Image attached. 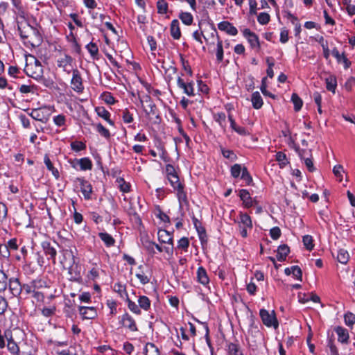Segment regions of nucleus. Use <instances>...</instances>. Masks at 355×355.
<instances>
[{
    "label": "nucleus",
    "instance_id": "nucleus-1",
    "mask_svg": "<svg viewBox=\"0 0 355 355\" xmlns=\"http://www.w3.org/2000/svg\"><path fill=\"white\" fill-rule=\"evenodd\" d=\"M51 286L50 282L43 278H36L23 285L26 294H31L37 302H44L45 291Z\"/></svg>",
    "mask_w": 355,
    "mask_h": 355
},
{
    "label": "nucleus",
    "instance_id": "nucleus-2",
    "mask_svg": "<svg viewBox=\"0 0 355 355\" xmlns=\"http://www.w3.org/2000/svg\"><path fill=\"white\" fill-rule=\"evenodd\" d=\"M17 29L21 39L27 40L33 46L39 45L42 41L39 30L31 26L26 20L17 21Z\"/></svg>",
    "mask_w": 355,
    "mask_h": 355
},
{
    "label": "nucleus",
    "instance_id": "nucleus-3",
    "mask_svg": "<svg viewBox=\"0 0 355 355\" xmlns=\"http://www.w3.org/2000/svg\"><path fill=\"white\" fill-rule=\"evenodd\" d=\"M6 341L7 342L6 346L8 350L13 355H21L19 347L14 340L12 336V331L10 329H6L3 331L0 329V348L3 349L6 347Z\"/></svg>",
    "mask_w": 355,
    "mask_h": 355
},
{
    "label": "nucleus",
    "instance_id": "nucleus-4",
    "mask_svg": "<svg viewBox=\"0 0 355 355\" xmlns=\"http://www.w3.org/2000/svg\"><path fill=\"white\" fill-rule=\"evenodd\" d=\"M259 315L263 323L266 327H273L275 329L278 328L279 323L274 311L269 313L268 311L263 309L260 310Z\"/></svg>",
    "mask_w": 355,
    "mask_h": 355
},
{
    "label": "nucleus",
    "instance_id": "nucleus-5",
    "mask_svg": "<svg viewBox=\"0 0 355 355\" xmlns=\"http://www.w3.org/2000/svg\"><path fill=\"white\" fill-rule=\"evenodd\" d=\"M139 99L141 103L143 104L144 103H146L147 104L148 109L144 108V112H146V115L148 116H155L156 117H158L157 106L153 103L151 97L148 94H146L142 96L139 95Z\"/></svg>",
    "mask_w": 355,
    "mask_h": 355
},
{
    "label": "nucleus",
    "instance_id": "nucleus-6",
    "mask_svg": "<svg viewBox=\"0 0 355 355\" xmlns=\"http://www.w3.org/2000/svg\"><path fill=\"white\" fill-rule=\"evenodd\" d=\"M29 115L35 120L46 123L49 119L51 114L46 107L33 109Z\"/></svg>",
    "mask_w": 355,
    "mask_h": 355
},
{
    "label": "nucleus",
    "instance_id": "nucleus-7",
    "mask_svg": "<svg viewBox=\"0 0 355 355\" xmlns=\"http://www.w3.org/2000/svg\"><path fill=\"white\" fill-rule=\"evenodd\" d=\"M71 88L77 93H82L84 90L83 79L77 69L72 70V78L71 80Z\"/></svg>",
    "mask_w": 355,
    "mask_h": 355
},
{
    "label": "nucleus",
    "instance_id": "nucleus-8",
    "mask_svg": "<svg viewBox=\"0 0 355 355\" xmlns=\"http://www.w3.org/2000/svg\"><path fill=\"white\" fill-rule=\"evenodd\" d=\"M61 252L63 258L60 261V263L64 268H66L69 264L75 263V262H76L77 259L75 256V253L70 246H69V248L62 249Z\"/></svg>",
    "mask_w": 355,
    "mask_h": 355
},
{
    "label": "nucleus",
    "instance_id": "nucleus-9",
    "mask_svg": "<svg viewBox=\"0 0 355 355\" xmlns=\"http://www.w3.org/2000/svg\"><path fill=\"white\" fill-rule=\"evenodd\" d=\"M25 73L30 77L38 80L42 77V66H34L32 63L27 64L24 68Z\"/></svg>",
    "mask_w": 355,
    "mask_h": 355
},
{
    "label": "nucleus",
    "instance_id": "nucleus-10",
    "mask_svg": "<svg viewBox=\"0 0 355 355\" xmlns=\"http://www.w3.org/2000/svg\"><path fill=\"white\" fill-rule=\"evenodd\" d=\"M68 273L69 275V279L73 282H80L82 277L80 273V266L76 261L75 263H71L67 265Z\"/></svg>",
    "mask_w": 355,
    "mask_h": 355
},
{
    "label": "nucleus",
    "instance_id": "nucleus-11",
    "mask_svg": "<svg viewBox=\"0 0 355 355\" xmlns=\"http://www.w3.org/2000/svg\"><path fill=\"white\" fill-rule=\"evenodd\" d=\"M42 248L48 259L51 260L53 263H55L57 250L55 248L49 241H43Z\"/></svg>",
    "mask_w": 355,
    "mask_h": 355
},
{
    "label": "nucleus",
    "instance_id": "nucleus-12",
    "mask_svg": "<svg viewBox=\"0 0 355 355\" xmlns=\"http://www.w3.org/2000/svg\"><path fill=\"white\" fill-rule=\"evenodd\" d=\"M76 182H78L80 186V191L83 194L85 199L89 200L91 198V194L92 193V187L91 184L82 178H77L75 180Z\"/></svg>",
    "mask_w": 355,
    "mask_h": 355
},
{
    "label": "nucleus",
    "instance_id": "nucleus-13",
    "mask_svg": "<svg viewBox=\"0 0 355 355\" xmlns=\"http://www.w3.org/2000/svg\"><path fill=\"white\" fill-rule=\"evenodd\" d=\"M9 291L14 297H17L24 290L23 286L21 285L17 278H10L8 283Z\"/></svg>",
    "mask_w": 355,
    "mask_h": 355
},
{
    "label": "nucleus",
    "instance_id": "nucleus-14",
    "mask_svg": "<svg viewBox=\"0 0 355 355\" xmlns=\"http://www.w3.org/2000/svg\"><path fill=\"white\" fill-rule=\"evenodd\" d=\"M243 33L252 49H260V43L257 35L252 32L249 28L244 29Z\"/></svg>",
    "mask_w": 355,
    "mask_h": 355
},
{
    "label": "nucleus",
    "instance_id": "nucleus-15",
    "mask_svg": "<svg viewBox=\"0 0 355 355\" xmlns=\"http://www.w3.org/2000/svg\"><path fill=\"white\" fill-rule=\"evenodd\" d=\"M79 313L83 320H91L97 316V311L94 306H79Z\"/></svg>",
    "mask_w": 355,
    "mask_h": 355
},
{
    "label": "nucleus",
    "instance_id": "nucleus-16",
    "mask_svg": "<svg viewBox=\"0 0 355 355\" xmlns=\"http://www.w3.org/2000/svg\"><path fill=\"white\" fill-rule=\"evenodd\" d=\"M239 197L246 208H250L253 205H257V201L251 198L249 191L246 189H241L239 191Z\"/></svg>",
    "mask_w": 355,
    "mask_h": 355
},
{
    "label": "nucleus",
    "instance_id": "nucleus-17",
    "mask_svg": "<svg viewBox=\"0 0 355 355\" xmlns=\"http://www.w3.org/2000/svg\"><path fill=\"white\" fill-rule=\"evenodd\" d=\"M121 323L123 327L129 329L131 331H137L138 330L135 320L128 313L122 315Z\"/></svg>",
    "mask_w": 355,
    "mask_h": 355
},
{
    "label": "nucleus",
    "instance_id": "nucleus-18",
    "mask_svg": "<svg viewBox=\"0 0 355 355\" xmlns=\"http://www.w3.org/2000/svg\"><path fill=\"white\" fill-rule=\"evenodd\" d=\"M177 85L178 87L183 89L184 93L187 96H193L195 95L193 82L185 83L182 78L178 77Z\"/></svg>",
    "mask_w": 355,
    "mask_h": 355
},
{
    "label": "nucleus",
    "instance_id": "nucleus-19",
    "mask_svg": "<svg viewBox=\"0 0 355 355\" xmlns=\"http://www.w3.org/2000/svg\"><path fill=\"white\" fill-rule=\"evenodd\" d=\"M218 28L220 31H224L230 35L235 36L238 33L236 28L227 21H223L218 24Z\"/></svg>",
    "mask_w": 355,
    "mask_h": 355
},
{
    "label": "nucleus",
    "instance_id": "nucleus-20",
    "mask_svg": "<svg viewBox=\"0 0 355 355\" xmlns=\"http://www.w3.org/2000/svg\"><path fill=\"white\" fill-rule=\"evenodd\" d=\"M176 191V195L179 201V206L182 209L184 205H187L189 202L187 199V193L184 191V185L178 184Z\"/></svg>",
    "mask_w": 355,
    "mask_h": 355
},
{
    "label": "nucleus",
    "instance_id": "nucleus-21",
    "mask_svg": "<svg viewBox=\"0 0 355 355\" xmlns=\"http://www.w3.org/2000/svg\"><path fill=\"white\" fill-rule=\"evenodd\" d=\"M334 331L338 335V340L341 343L347 344L349 342V332L348 330L341 326L335 327Z\"/></svg>",
    "mask_w": 355,
    "mask_h": 355
},
{
    "label": "nucleus",
    "instance_id": "nucleus-22",
    "mask_svg": "<svg viewBox=\"0 0 355 355\" xmlns=\"http://www.w3.org/2000/svg\"><path fill=\"white\" fill-rule=\"evenodd\" d=\"M157 236L160 243L173 245V238L168 231L166 230H159L157 232Z\"/></svg>",
    "mask_w": 355,
    "mask_h": 355
},
{
    "label": "nucleus",
    "instance_id": "nucleus-23",
    "mask_svg": "<svg viewBox=\"0 0 355 355\" xmlns=\"http://www.w3.org/2000/svg\"><path fill=\"white\" fill-rule=\"evenodd\" d=\"M170 33L174 40H179L181 37L180 22L178 19L172 20L170 26Z\"/></svg>",
    "mask_w": 355,
    "mask_h": 355
},
{
    "label": "nucleus",
    "instance_id": "nucleus-24",
    "mask_svg": "<svg viewBox=\"0 0 355 355\" xmlns=\"http://www.w3.org/2000/svg\"><path fill=\"white\" fill-rule=\"evenodd\" d=\"M332 55L336 58L338 62H343L345 69H348L351 65V62L347 58L345 53L340 54L338 50L334 48L331 51Z\"/></svg>",
    "mask_w": 355,
    "mask_h": 355
},
{
    "label": "nucleus",
    "instance_id": "nucleus-25",
    "mask_svg": "<svg viewBox=\"0 0 355 355\" xmlns=\"http://www.w3.org/2000/svg\"><path fill=\"white\" fill-rule=\"evenodd\" d=\"M197 279L198 282L204 286H207L209 283L207 271L202 266L199 267L197 270Z\"/></svg>",
    "mask_w": 355,
    "mask_h": 355
},
{
    "label": "nucleus",
    "instance_id": "nucleus-26",
    "mask_svg": "<svg viewBox=\"0 0 355 355\" xmlns=\"http://www.w3.org/2000/svg\"><path fill=\"white\" fill-rule=\"evenodd\" d=\"M290 252V248L286 244L280 245L277 250V259L279 261L286 260L287 255Z\"/></svg>",
    "mask_w": 355,
    "mask_h": 355
},
{
    "label": "nucleus",
    "instance_id": "nucleus-27",
    "mask_svg": "<svg viewBox=\"0 0 355 355\" xmlns=\"http://www.w3.org/2000/svg\"><path fill=\"white\" fill-rule=\"evenodd\" d=\"M95 111L97 115L108 122L111 125H114V123L110 119V113L104 107H96Z\"/></svg>",
    "mask_w": 355,
    "mask_h": 355
},
{
    "label": "nucleus",
    "instance_id": "nucleus-28",
    "mask_svg": "<svg viewBox=\"0 0 355 355\" xmlns=\"http://www.w3.org/2000/svg\"><path fill=\"white\" fill-rule=\"evenodd\" d=\"M72 61V58L70 55L65 54L63 58H61L58 60V66L62 68L64 71H67V73H69V71H67V66L71 65Z\"/></svg>",
    "mask_w": 355,
    "mask_h": 355
},
{
    "label": "nucleus",
    "instance_id": "nucleus-29",
    "mask_svg": "<svg viewBox=\"0 0 355 355\" xmlns=\"http://www.w3.org/2000/svg\"><path fill=\"white\" fill-rule=\"evenodd\" d=\"M251 101L254 109H260L263 105V99L259 92L252 93Z\"/></svg>",
    "mask_w": 355,
    "mask_h": 355
},
{
    "label": "nucleus",
    "instance_id": "nucleus-30",
    "mask_svg": "<svg viewBox=\"0 0 355 355\" xmlns=\"http://www.w3.org/2000/svg\"><path fill=\"white\" fill-rule=\"evenodd\" d=\"M44 164L48 168L49 171H50L52 173V175L55 177L56 180H58L60 178V173L57 168H55L51 161L50 160L49 156L46 155L44 158Z\"/></svg>",
    "mask_w": 355,
    "mask_h": 355
},
{
    "label": "nucleus",
    "instance_id": "nucleus-31",
    "mask_svg": "<svg viewBox=\"0 0 355 355\" xmlns=\"http://www.w3.org/2000/svg\"><path fill=\"white\" fill-rule=\"evenodd\" d=\"M76 161L79 164L82 171L91 170L92 168V162L88 157H83L79 159H76Z\"/></svg>",
    "mask_w": 355,
    "mask_h": 355
},
{
    "label": "nucleus",
    "instance_id": "nucleus-32",
    "mask_svg": "<svg viewBox=\"0 0 355 355\" xmlns=\"http://www.w3.org/2000/svg\"><path fill=\"white\" fill-rule=\"evenodd\" d=\"M241 225L243 227H248L249 229L252 228V223L251 218L247 214H240V222L239 223V225Z\"/></svg>",
    "mask_w": 355,
    "mask_h": 355
},
{
    "label": "nucleus",
    "instance_id": "nucleus-33",
    "mask_svg": "<svg viewBox=\"0 0 355 355\" xmlns=\"http://www.w3.org/2000/svg\"><path fill=\"white\" fill-rule=\"evenodd\" d=\"M228 355H244L241 347L236 343L228 345Z\"/></svg>",
    "mask_w": 355,
    "mask_h": 355
},
{
    "label": "nucleus",
    "instance_id": "nucleus-34",
    "mask_svg": "<svg viewBox=\"0 0 355 355\" xmlns=\"http://www.w3.org/2000/svg\"><path fill=\"white\" fill-rule=\"evenodd\" d=\"M144 354L148 355H160L159 349L152 343H148L146 345Z\"/></svg>",
    "mask_w": 355,
    "mask_h": 355
},
{
    "label": "nucleus",
    "instance_id": "nucleus-35",
    "mask_svg": "<svg viewBox=\"0 0 355 355\" xmlns=\"http://www.w3.org/2000/svg\"><path fill=\"white\" fill-rule=\"evenodd\" d=\"M325 82L327 89L334 93L337 86L336 77L330 76L325 79Z\"/></svg>",
    "mask_w": 355,
    "mask_h": 355
},
{
    "label": "nucleus",
    "instance_id": "nucleus-36",
    "mask_svg": "<svg viewBox=\"0 0 355 355\" xmlns=\"http://www.w3.org/2000/svg\"><path fill=\"white\" fill-rule=\"evenodd\" d=\"M349 259V255L348 252L345 249H339L337 252V259L338 261L343 264H345L348 262Z\"/></svg>",
    "mask_w": 355,
    "mask_h": 355
},
{
    "label": "nucleus",
    "instance_id": "nucleus-37",
    "mask_svg": "<svg viewBox=\"0 0 355 355\" xmlns=\"http://www.w3.org/2000/svg\"><path fill=\"white\" fill-rule=\"evenodd\" d=\"M138 304L139 308L144 311H148L150 308V300L145 295L139 296L138 299Z\"/></svg>",
    "mask_w": 355,
    "mask_h": 355
},
{
    "label": "nucleus",
    "instance_id": "nucleus-38",
    "mask_svg": "<svg viewBox=\"0 0 355 355\" xmlns=\"http://www.w3.org/2000/svg\"><path fill=\"white\" fill-rule=\"evenodd\" d=\"M99 237L107 247H110L114 245L115 241L110 234L106 232H101L99 233Z\"/></svg>",
    "mask_w": 355,
    "mask_h": 355
},
{
    "label": "nucleus",
    "instance_id": "nucleus-39",
    "mask_svg": "<svg viewBox=\"0 0 355 355\" xmlns=\"http://www.w3.org/2000/svg\"><path fill=\"white\" fill-rule=\"evenodd\" d=\"M291 101L294 105V110L296 112L300 111L303 105L302 100L299 97V96L297 94L293 93L291 96Z\"/></svg>",
    "mask_w": 355,
    "mask_h": 355
},
{
    "label": "nucleus",
    "instance_id": "nucleus-40",
    "mask_svg": "<svg viewBox=\"0 0 355 355\" xmlns=\"http://www.w3.org/2000/svg\"><path fill=\"white\" fill-rule=\"evenodd\" d=\"M179 17L182 20V23L187 26L191 25L193 21L192 15L187 12H181Z\"/></svg>",
    "mask_w": 355,
    "mask_h": 355
},
{
    "label": "nucleus",
    "instance_id": "nucleus-41",
    "mask_svg": "<svg viewBox=\"0 0 355 355\" xmlns=\"http://www.w3.org/2000/svg\"><path fill=\"white\" fill-rule=\"evenodd\" d=\"M230 173L234 178H238L241 176V173H243V167L239 164H235L232 166Z\"/></svg>",
    "mask_w": 355,
    "mask_h": 355
},
{
    "label": "nucleus",
    "instance_id": "nucleus-42",
    "mask_svg": "<svg viewBox=\"0 0 355 355\" xmlns=\"http://www.w3.org/2000/svg\"><path fill=\"white\" fill-rule=\"evenodd\" d=\"M157 9L159 14H166L168 11V3L165 0H158L157 2Z\"/></svg>",
    "mask_w": 355,
    "mask_h": 355
},
{
    "label": "nucleus",
    "instance_id": "nucleus-43",
    "mask_svg": "<svg viewBox=\"0 0 355 355\" xmlns=\"http://www.w3.org/2000/svg\"><path fill=\"white\" fill-rule=\"evenodd\" d=\"M8 283L6 274L3 270H0V292H3L7 288Z\"/></svg>",
    "mask_w": 355,
    "mask_h": 355
},
{
    "label": "nucleus",
    "instance_id": "nucleus-44",
    "mask_svg": "<svg viewBox=\"0 0 355 355\" xmlns=\"http://www.w3.org/2000/svg\"><path fill=\"white\" fill-rule=\"evenodd\" d=\"M86 49L90 53L91 56L94 58H96L98 53V48L96 43L92 42H89L87 46Z\"/></svg>",
    "mask_w": 355,
    "mask_h": 355
},
{
    "label": "nucleus",
    "instance_id": "nucleus-45",
    "mask_svg": "<svg viewBox=\"0 0 355 355\" xmlns=\"http://www.w3.org/2000/svg\"><path fill=\"white\" fill-rule=\"evenodd\" d=\"M56 307L55 305L49 306V307H44L42 309V315L44 317H51L55 313Z\"/></svg>",
    "mask_w": 355,
    "mask_h": 355
},
{
    "label": "nucleus",
    "instance_id": "nucleus-46",
    "mask_svg": "<svg viewBox=\"0 0 355 355\" xmlns=\"http://www.w3.org/2000/svg\"><path fill=\"white\" fill-rule=\"evenodd\" d=\"M276 160L279 162L281 168L284 167L288 163L286 154L282 152L277 153Z\"/></svg>",
    "mask_w": 355,
    "mask_h": 355
},
{
    "label": "nucleus",
    "instance_id": "nucleus-47",
    "mask_svg": "<svg viewBox=\"0 0 355 355\" xmlns=\"http://www.w3.org/2000/svg\"><path fill=\"white\" fill-rule=\"evenodd\" d=\"M216 59L218 62H222L223 60V42L220 38H218V42H217Z\"/></svg>",
    "mask_w": 355,
    "mask_h": 355
},
{
    "label": "nucleus",
    "instance_id": "nucleus-48",
    "mask_svg": "<svg viewBox=\"0 0 355 355\" xmlns=\"http://www.w3.org/2000/svg\"><path fill=\"white\" fill-rule=\"evenodd\" d=\"M96 130L101 136L104 137L105 138L108 139L110 137V131L101 123H98L96 125Z\"/></svg>",
    "mask_w": 355,
    "mask_h": 355
},
{
    "label": "nucleus",
    "instance_id": "nucleus-49",
    "mask_svg": "<svg viewBox=\"0 0 355 355\" xmlns=\"http://www.w3.org/2000/svg\"><path fill=\"white\" fill-rule=\"evenodd\" d=\"M220 150L223 156L227 159H230L231 160L236 159L237 157L233 150L225 149L223 147L220 146Z\"/></svg>",
    "mask_w": 355,
    "mask_h": 355
},
{
    "label": "nucleus",
    "instance_id": "nucleus-50",
    "mask_svg": "<svg viewBox=\"0 0 355 355\" xmlns=\"http://www.w3.org/2000/svg\"><path fill=\"white\" fill-rule=\"evenodd\" d=\"M248 336H251L253 338H261L262 334L259 330L257 327L251 325L250 329L248 331Z\"/></svg>",
    "mask_w": 355,
    "mask_h": 355
},
{
    "label": "nucleus",
    "instance_id": "nucleus-51",
    "mask_svg": "<svg viewBox=\"0 0 355 355\" xmlns=\"http://www.w3.org/2000/svg\"><path fill=\"white\" fill-rule=\"evenodd\" d=\"M241 178L248 185L251 184L253 181L252 176L245 166L243 167V173H241Z\"/></svg>",
    "mask_w": 355,
    "mask_h": 355
},
{
    "label": "nucleus",
    "instance_id": "nucleus-52",
    "mask_svg": "<svg viewBox=\"0 0 355 355\" xmlns=\"http://www.w3.org/2000/svg\"><path fill=\"white\" fill-rule=\"evenodd\" d=\"M126 301L128 302V309L132 312H133L134 313H135L137 315H140L141 314V310H140L139 306H138L136 304V303L132 302V300H130L128 297H127Z\"/></svg>",
    "mask_w": 355,
    "mask_h": 355
},
{
    "label": "nucleus",
    "instance_id": "nucleus-53",
    "mask_svg": "<svg viewBox=\"0 0 355 355\" xmlns=\"http://www.w3.org/2000/svg\"><path fill=\"white\" fill-rule=\"evenodd\" d=\"M345 323L348 327H352L355 323V314L347 312L344 315Z\"/></svg>",
    "mask_w": 355,
    "mask_h": 355
},
{
    "label": "nucleus",
    "instance_id": "nucleus-54",
    "mask_svg": "<svg viewBox=\"0 0 355 355\" xmlns=\"http://www.w3.org/2000/svg\"><path fill=\"white\" fill-rule=\"evenodd\" d=\"M53 121L57 126L62 127L66 123V116L62 114H58L53 117Z\"/></svg>",
    "mask_w": 355,
    "mask_h": 355
},
{
    "label": "nucleus",
    "instance_id": "nucleus-55",
    "mask_svg": "<svg viewBox=\"0 0 355 355\" xmlns=\"http://www.w3.org/2000/svg\"><path fill=\"white\" fill-rule=\"evenodd\" d=\"M302 241H303L304 246L306 247V248L308 250L311 251L313 248L314 245L313 244V238L311 236H310V235L304 236L302 238Z\"/></svg>",
    "mask_w": 355,
    "mask_h": 355
},
{
    "label": "nucleus",
    "instance_id": "nucleus-56",
    "mask_svg": "<svg viewBox=\"0 0 355 355\" xmlns=\"http://www.w3.org/2000/svg\"><path fill=\"white\" fill-rule=\"evenodd\" d=\"M295 150L297 152L298 155L302 159H305L307 157H311V150L309 149H301L299 147L295 148Z\"/></svg>",
    "mask_w": 355,
    "mask_h": 355
},
{
    "label": "nucleus",
    "instance_id": "nucleus-57",
    "mask_svg": "<svg viewBox=\"0 0 355 355\" xmlns=\"http://www.w3.org/2000/svg\"><path fill=\"white\" fill-rule=\"evenodd\" d=\"M270 19V15L266 12H261L257 17V21L260 24H267Z\"/></svg>",
    "mask_w": 355,
    "mask_h": 355
},
{
    "label": "nucleus",
    "instance_id": "nucleus-58",
    "mask_svg": "<svg viewBox=\"0 0 355 355\" xmlns=\"http://www.w3.org/2000/svg\"><path fill=\"white\" fill-rule=\"evenodd\" d=\"M71 148L73 150L78 152L86 148V145L82 141H76L71 143Z\"/></svg>",
    "mask_w": 355,
    "mask_h": 355
},
{
    "label": "nucleus",
    "instance_id": "nucleus-59",
    "mask_svg": "<svg viewBox=\"0 0 355 355\" xmlns=\"http://www.w3.org/2000/svg\"><path fill=\"white\" fill-rule=\"evenodd\" d=\"M189 246V241L187 237H182L178 242V248L182 249L184 251H187Z\"/></svg>",
    "mask_w": 355,
    "mask_h": 355
},
{
    "label": "nucleus",
    "instance_id": "nucleus-60",
    "mask_svg": "<svg viewBox=\"0 0 355 355\" xmlns=\"http://www.w3.org/2000/svg\"><path fill=\"white\" fill-rule=\"evenodd\" d=\"M114 291L118 293L121 297H123V295H125L127 297H128V293L126 292L125 286L120 283H116L114 284Z\"/></svg>",
    "mask_w": 355,
    "mask_h": 355
},
{
    "label": "nucleus",
    "instance_id": "nucleus-61",
    "mask_svg": "<svg viewBox=\"0 0 355 355\" xmlns=\"http://www.w3.org/2000/svg\"><path fill=\"white\" fill-rule=\"evenodd\" d=\"M168 180L174 190L177 189L178 184H182L180 182L178 174L168 177Z\"/></svg>",
    "mask_w": 355,
    "mask_h": 355
},
{
    "label": "nucleus",
    "instance_id": "nucleus-62",
    "mask_svg": "<svg viewBox=\"0 0 355 355\" xmlns=\"http://www.w3.org/2000/svg\"><path fill=\"white\" fill-rule=\"evenodd\" d=\"M215 120L221 127H225L226 125V115L224 112L216 114Z\"/></svg>",
    "mask_w": 355,
    "mask_h": 355
},
{
    "label": "nucleus",
    "instance_id": "nucleus-63",
    "mask_svg": "<svg viewBox=\"0 0 355 355\" xmlns=\"http://www.w3.org/2000/svg\"><path fill=\"white\" fill-rule=\"evenodd\" d=\"M292 275L300 281L302 280V272L301 268L298 266H293L291 267Z\"/></svg>",
    "mask_w": 355,
    "mask_h": 355
},
{
    "label": "nucleus",
    "instance_id": "nucleus-64",
    "mask_svg": "<svg viewBox=\"0 0 355 355\" xmlns=\"http://www.w3.org/2000/svg\"><path fill=\"white\" fill-rule=\"evenodd\" d=\"M121 117L123 121L126 123H130L133 121L132 114H130V112L127 109L122 111Z\"/></svg>",
    "mask_w": 355,
    "mask_h": 355
}]
</instances>
